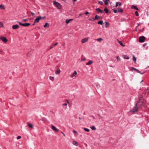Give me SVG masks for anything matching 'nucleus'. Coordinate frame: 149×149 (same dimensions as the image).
I'll return each mask as SVG.
<instances>
[{
  "label": "nucleus",
  "mask_w": 149,
  "mask_h": 149,
  "mask_svg": "<svg viewBox=\"0 0 149 149\" xmlns=\"http://www.w3.org/2000/svg\"><path fill=\"white\" fill-rule=\"evenodd\" d=\"M51 128L55 132H58L59 131V130L56 128L55 126L53 125H52L51 126Z\"/></svg>",
  "instance_id": "obj_7"
},
{
  "label": "nucleus",
  "mask_w": 149,
  "mask_h": 149,
  "mask_svg": "<svg viewBox=\"0 0 149 149\" xmlns=\"http://www.w3.org/2000/svg\"><path fill=\"white\" fill-rule=\"evenodd\" d=\"M54 77H49V79L52 81H54Z\"/></svg>",
  "instance_id": "obj_29"
},
{
  "label": "nucleus",
  "mask_w": 149,
  "mask_h": 149,
  "mask_svg": "<svg viewBox=\"0 0 149 149\" xmlns=\"http://www.w3.org/2000/svg\"><path fill=\"white\" fill-rule=\"evenodd\" d=\"M77 74V72L76 71H74V72L71 75L70 77L72 78H73L74 77H76V75Z\"/></svg>",
  "instance_id": "obj_9"
},
{
  "label": "nucleus",
  "mask_w": 149,
  "mask_h": 149,
  "mask_svg": "<svg viewBox=\"0 0 149 149\" xmlns=\"http://www.w3.org/2000/svg\"><path fill=\"white\" fill-rule=\"evenodd\" d=\"M143 81V80H142V81H141L140 83H142Z\"/></svg>",
  "instance_id": "obj_57"
},
{
  "label": "nucleus",
  "mask_w": 149,
  "mask_h": 149,
  "mask_svg": "<svg viewBox=\"0 0 149 149\" xmlns=\"http://www.w3.org/2000/svg\"><path fill=\"white\" fill-rule=\"evenodd\" d=\"M148 89H149V88H147V90H148Z\"/></svg>",
  "instance_id": "obj_61"
},
{
  "label": "nucleus",
  "mask_w": 149,
  "mask_h": 149,
  "mask_svg": "<svg viewBox=\"0 0 149 149\" xmlns=\"http://www.w3.org/2000/svg\"><path fill=\"white\" fill-rule=\"evenodd\" d=\"M31 15H32V16H33V15H35L34 13H33L32 12H31Z\"/></svg>",
  "instance_id": "obj_47"
},
{
  "label": "nucleus",
  "mask_w": 149,
  "mask_h": 149,
  "mask_svg": "<svg viewBox=\"0 0 149 149\" xmlns=\"http://www.w3.org/2000/svg\"><path fill=\"white\" fill-rule=\"evenodd\" d=\"M63 106H66L67 105V104L66 103H65L63 104Z\"/></svg>",
  "instance_id": "obj_51"
},
{
  "label": "nucleus",
  "mask_w": 149,
  "mask_h": 149,
  "mask_svg": "<svg viewBox=\"0 0 149 149\" xmlns=\"http://www.w3.org/2000/svg\"><path fill=\"white\" fill-rule=\"evenodd\" d=\"M79 119L80 120L81 119V118L80 117H79Z\"/></svg>",
  "instance_id": "obj_58"
},
{
  "label": "nucleus",
  "mask_w": 149,
  "mask_h": 149,
  "mask_svg": "<svg viewBox=\"0 0 149 149\" xmlns=\"http://www.w3.org/2000/svg\"><path fill=\"white\" fill-rule=\"evenodd\" d=\"M0 39L4 43L7 42L8 41V39L4 37L3 36L1 37L0 38Z\"/></svg>",
  "instance_id": "obj_6"
},
{
  "label": "nucleus",
  "mask_w": 149,
  "mask_h": 149,
  "mask_svg": "<svg viewBox=\"0 0 149 149\" xmlns=\"http://www.w3.org/2000/svg\"><path fill=\"white\" fill-rule=\"evenodd\" d=\"M73 2H74L77 1V0H72Z\"/></svg>",
  "instance_id": "obj_56"
},
{
  "label": "nucleus",
  "mask_w": 149,
  "mask_h": 149,
  "mask_svg": "<svg viewBox=\"0 0 149 149\" xmlns=\"http://www.w3.org/2000/svg\"><path fill=\"white\" fill-rule=\"evenodd\" d=\"M27 124L29 127H30L31 128L33 127V126L31 124L28 123Z\"/></svg>",
  "instance_id": "obj_24"
},
{
  "label": "nucleus",
  "mask_w": 149,
  "mask_h": 149,
  "mask_svg": "<svg viewBox=\"0 0 149 149\" xmlns=\"http://www.w3.org/2000/svg\"><path fill=\"white\" fill-rule=\"evenodd\" d=\"M65 22L67 24H68L70 22V21L68 19H66L65 21Z\"/></svg>",
  "instance_id": "obj_39"
},
{
  "label": "nucleus",
  "mask_w": 149,
  "mask_h": 149,
  "mask_svg": "<svg viewBox=\"0 0 149 149\" xmlns=\"http://www.w3.org/2000/svg\"><path fill=\"white\" fill-rule=\"evenodd\" d=\"M113 11L115 13H116L118 12V10L114 9L113 10Z\"/></svg>",
  "instance_id": "obj_43"
},
{
  "label": "nucleus",
  "mask_w": 149,
  "mask_h": 149,
  "mask_svg": "<svg viewBox=\"0 0 149 149\" xmlns=\"http://www.w3.org/2000/svg\"><path fill=\"white\" fill-rule=\"evenodd\" d=\"M146 39L145 37L143 36H141L139 37V40L141 42H143Z\"/></svg>",
  "instance_id": "obj_3"
},
{
  "label": "nucleus",
  "mask_w": 149,
  "mask_h": 149,
  "mask_svg": "<svg viewBox=\"0 0 149 149\" xmlns=\"http://www.w3.org/2000/svg\"><path fill=\"white\" fill-rule=\"evenodd\" d=\"M66 101H67V103L68 104H69V102L68 101V100H66Z\"/></svg>",
  "instance_id": "obj_55"
},
{
  "label": "nucleus",
  "mask_w": 149,
  "mask_h": 149,
  "mask_svg": "<svg viewBox=\"0 0 149 149\" xmlns=\"http://www.w3.org/2000/svg\"><path fill=\"white\" fill-rule=\"evenodd\" d=\"M84 130L86 131V132H89V131H90V130L89 129H87L86 128H84Z\"/></svg>",
  "instance_id": "obj_33"
},
{
  "label": "nucleus",
  "mask_w": 149,
  "mask_h": 149,
  "mask_svg": "<svg viewBox=\"0 0 149 149\" xmlns=\"http://www.w3.org/2000/svg\"><path fill=\"white\" fill-rule=\"evenodd\" d=\"M133 60L134 61V63H136V58L135 57L134 55H133Z\"/></svg>",
  "instance_id": "obj_18"
},
{
  "label": "nucleus",
  "mask_w": 149,
  "mask_h": 149,
  "mask_svg": "<svg viewBox=\"0 0 149 149\" xmlns=\"http://www.w3.org/2000/svg\"><path fill=\"white\" fill-rule=\"evenodd\" d=\"M103 40V39L102 38H97V39H96V40L98 42H101V41H102Z\"/></svg>",
  "instance_id": "obj_19"
},
{
  "label": "nucleus",
  "mask_w": 149,
  "mask_h": 149,
  "mask_svg": "<svg viewBox=\"0 0 149 149\" xmlns=\"http://www.w3.org/2000/svg\"><path fill=\"white\" fill-rule=\"evenodd\" d=\"M116 58H117V61H120V59L119 56H117L116 57Z\"/></svg>",
  "instance_id": "obj_38"
},
{
  "label": "nucleus",
  "mask_w": 149,
  "mask_h": 149,
  "mask_svg": "<svg viewBox=\"0 0 149 149\" xmlns=\"http://www.w3.org/2000/svg\"><path fill=\"white\" fill-rule=\"evenodd\" d=\"M27 21V20L26 19H24L22 21L24 22H26Z\"/></svg>",
  "instance_id": "obj_49"
},
{
  "label": "nucleus",
  "mask_w": 149,
  "mask_h": 149,
  "mask_svg": "<svg viewBox=\"0 0 149 149\" xmlns=\"http://www.w3.org/2000/svg\"><path fill=\"white\" fill-rule=\"evenodd\" d=\"M131 8L132 9H135L137 10H138L139 9L137 8L136 6L134 5H132L131 6Z\"/></svg>",
  "instance_id": "obj_13"
},
{
  "label": "nucleus",
  "mask_w": 149,
  "mask_h": 149,
  "mask_svg": "<svg viewBox=\"0 0 149 149\" xmlns=\"http://www.w3.org/2000/svg\"><path fill=\"white\" fill-rule=\"evenodd\" d=\"M86 58H82L81 60L82 61H84L86 60Z\"/></svg>",
  "instance_id": "obj_45"
},
{
  "label": "nucleus",
  "mask_w": 149,
  "mask_h": 149,
  "mask_svg": "<svg viewBox=\"0 0 149 149\" xmlns=\"http://www.w3.org/2000/svg\"><path fill=\"white\" fill-rule=\"evenodd\" d=\"M105 23H106V24H105L106 27L107 28L108 27V26H109V24L107 22H105Z\"/></svg>",
  "instance_id": "obj_34"
},
{
  "label": "nucleus",
  "mask_w": 149,
  "mask_h": 149,
  "mask_svg": "<svg viewBox=\"0 0 149 149\" xmlns=\"http://www.w3.org/2000/svg\"><path fill=\"white\" fill-rule=\"evenodd\" d=\"M100 17V16L97 15H96L95 17V19H98Z\"/></svg>",
  "instance_id": "obj_32"
},
{
  "label": "nucleus",
  "mask_w": 149,
  "mask_h": 149,
  "mask_svg": "<svg viewBox=\"0 0 149 149\" xmlns=\"http://www.w3.org/2000/svg\"><path fill=\"white\" fill-rule=\"evenodd\" d=\"M41 16H39L36 18L34 20V23H38L39 22L40 20H41Z\"/></svg>",
  "instance_id": "obj_4"
},
{
  "label": "nucleus",
  "mask_w": 149,
  "mask_h": 149,
  "mask_svg": "<svg viewBox=\"0 0 149 149\" xmlns=\"http://www.w3.org/2000/svg\"><path fill=\"white\" fill-rule=\"evenodd\" d=\"M58 43L57 42H56V43L54 44L53 45L54 46H56L58 45Z\"/></svg>",
  "instance_id": "obj_52"
},
{
  "label": "nucleus",
  "mask_w": 149,
  "mask_h": 149,
  "mask_svg": "<svg viewBox=\"0 0 149 149\" xmlns=\"http://www.w3.org/2000/svg\"><path fill=\"white\" fill-rule=\"evenodd\" d=\"M73 132L74 133V134H76V136H77V134H78V133L77 132V131H76L75 130H74L73 131Z\"/></svg>",
  "instance_id": "obj_37"
},
{
  "label": "nucleus",
  "mask_w": 149,
  "mask_h": 149,
  "mask_svg": "<svg viewBox=\"0 0 149 149\" xmlns=\"http://www.w3.org/2000/svg\"><path fill=\"white\" fill-rule=\"evenodd\" d=\"M44 27H45V28L46 27H49V24L47 23H46L44 25Z\"/></svg>",
  "instance_id": "obj_23"
},
{
  "label": "nucleus",
  "mask_w": 149,
  "mask_h": 149,
  "mask_svg": "<svg viewBox=\"0 0 149 149\" xmlns=\"http://www.w3.org/2000/svg\"><path fill=\"white\" fill-rule=\"evenodd\" d=\"M109 0H105L104 1V3L105 5H107L108 3V1H109Z\"/></svg>",
  "instance_id": "obj_30"
},
{
  "label": "nucleus",
  "mask_w": 149,
  "mask_h": 149,
  "mask_svg": "<svg viewBox=\"0 0 149 149\" xmlns=\"http://www.w3.org/2000/svg\"><path fill=\"white\" fill-rule=\"evenodd\" d=\"M12 27L14 29H18L19 28V26L18 25L16 24L15 25H13L12 26Z\"/></svg>",
  "instance_id": "obj_8"
},
{
  "label": "nucleus",
  "mask_w": 149,
  "mask_h": 149,
  "mask_svg": "<svg viewBox=\"0 0 149 149\" xmlns=\"http://www.w3.org/2000/svg\"><path fill=\"white\" fill-rule=\"evenodd\" d=\"M3 24L1 22H0V27H3Z\"/></svg>",
  "instance_id": "obj_35"
},
{
  "label": "nucleus",
  "mask_w": 149,
  "mask_h": 149,
  "mask_svg": "<svg viewBox=\"0 0 149 149\" xmlns=\"http://www.w3.org/2000/svg\"><path fill=\"white\" fill-rule=\"evenodd\" d=\"M0 8L1 9H4V7L2 5H0Z\"/></svg>",
  "instance_id": "obj_31"
},
{
  "label": "nucleus",
  "mask_w": 149,
  "mask_h": 149,
  "mask_svg": "<svg viewBox=\"0 0 149 149\" xmlns=\"http://www.w3.org/2000/svg\"><path fill=\"white\" fill-rule=\"evenodd\" d=\"M134 70H135L138 73H140L141 74H143L144 73V72H143V73L141 72L140 71H139V70H138L136 68L135 69H134Z\"/></svg>",
  "instance_id": "obj_22"
},
{
  "label": "nucleus",
  "mask_w": 149,
  "mask_h": 149,
  "mask_svg": "<svg viewBox=\"0 0 149 149\" xmlns=\"http://www.w3.org/2000/svg\"><path fill=\"white\" fill-rule=\"evenodd\" d=\"M89 13L87 11L85 13V14L87 15L89 14Z\"/></svg>",
  "instance_id": "obj_48"
},
{
  "label": "nucleus",
  "mask_w": 149,
  "mask_h": 149,
  "mask_svg": "<svg viewBox=\"0 0 149 149\" xmlns=\"http://www.w3.org/2000/svg\"><path fill=\"white\" fill-rule=\"evenodd\" d=\"M104 11L106 13H107L109 12V11L108 9L106 7L104 9Z\"/></svg>",
  "instance_id": "obj_25"
},
{
  "label": "nucleus",
  "mask_w": 149,
  "mask_h": 149,
  "mask_svg": "<svg viewBox=\"0 0 149 149\" xmlns=\"http://www.w3.org/2000/svg\"><path fill=\"white\" fill-rule=\"evenodd\" d=\"M82 15V14H80L79 15V16H81V15Z\"/></svg>",
  "instance_id": "obj_59"
},
{
  "label": "nucleus",
  "mask_w": 149,
  "mask_h": 149,
  "mask_svg": "<svg viewBox=\"0 0 149 149\" xmlns=\"http://www.w3.org/2000/svg\"><path fill=\"white\" fill-rule=\"evenodd\" d=\"M135 14L136 16H139V14L138 13V12L137 11H136L135 12Z\"/></svg>",
  "instance_id": "obj_36"
},
{
  "label": "nucleus",
  "mask_w": 149,
  "mask_h": 149,
  "mask_svg": "<svg viewBox=\"0 0 149 149\" xmlns=\"http://www.w3.org/2000/svg\"><path fill=\"white\" fill-rule=\"evenodd\" d=\"M60 70H58L56 71L55 72V74H60Z\"/></svg>",
  "instance_id": "obj_28"
},
{
  "label": "nucleus",
  "mask_w": 149,
  "mask_h": 149,
  "mask_svg": "<svg viewBox=\"0 0 149 149\" xmlns=\"http://www.w3.org/2000/svg\"><path fill=\"white\" fill-rule=\"evenodd\" d=\"M17 22L21 26H23V23H22L21 22Z\"/></svg>",
  "instance_id": "obj_40"
},
{
  "label": "nucleus",
  "mask_w": 149,
  "mask_h": 149,
  "mask_svg": "<svg viewBox=\"0 0 149 149\" xmlns=\"http://www.w3.org/2000/svg\"><path fill=\"white\" fill-rule=\"evenodd\" d=\"M30 24L29 23H26L23 24V26H27L30 25Z\"/></svg>",
  "instance_id": "obj_17"
},
{
  "label": "nucleus",
  "mask_w": 149,
  "mask_h": 149,
  "mask_svg": "<svg viewBox=\"0 0 149 149\" xmlns=\"http://www.w3.org/2000/svg\"><path fill=\"white\" fill-rule=\"evenodd\" d=\"M68 20H69V21L70 22V21H72L73 20V19H68Z\"/></svg>",
  "instance_id": "obj_54"
},
{
  "label": "nucleus",
  "mask_w": 149,
  "mask_h": 149,
  "mask_svg": "<svg viewBox=\"0 0 149 149\" xmlns=\"http://www.w3.org/2000/svg\"><path fill=\"white\" fill-rule=\"evenodd\" d=\"M41 19H45V17H41Z\"/></svg>",
  "instance_id": "obj_44"
},
{
  "label": "nucleus",
  "mask_w": 149,
  "mask_h": 149,
  "mask_svg": "<svg viewBox=\"0 0 149 149\" xmlns=\"http://www.w3.org/2000/svg\"><path fill=\"white\" fill-rule=\"evenodd\" d=\"M95 10L101 13H102L104 12L103 11L100 10V8H96V9Z\"/></svg>",
  "instance_id": "obj_10"
},
{
  "label": "nucleus",
  "mask_w": 149,
  "mask_h": 149,
  "mask_svg": "<svg viewBox=\"0 0 149 149\" xmlns=\"http://www.w3.org/2000/svg\"><path fill=\"white\" fill-rule=\"evenodd\" d=\"M117 42H118V43L120 44V45L122 46H123V47H124L125 46V45H123V43L121 41H119L117 39Z\"/></svg>",
  "instance_id": "obj_12"
},
{
  "label": "nucleus",
  "mask_w": 149,
  "mask_h": 149,
  "mask_svg": "<svg viewBox=\"0 0 149 149\" xmlns=\"http://www.w3.org/2000/svg\"><path fill=\"white\" fill-rule=\"evenodd\" d=\"M21 138V136H18L17 137V139H19Z\"/></svg>",
  "instance_id": "obj_46"
},
{
  "label": "nucleus",
  "mask_w": 149,
  "mask_h": 149,
  "mask_svg": "<svg viewBox=\"0 0 149 149\" xmlns=\"http://www.w3.org/2000/svg\"><path fill=\"white\" fill-rule=\"evenodd\" d=\"M97 23L98 24H100L102 25H103L104 24V23H103V21H99L97 22Z\"/></svg>",
  "instance_id": "obj_20"
},
{
  "label": "nucleus",
  "mask_w": 149,
  "mask_h": 149,
  "mask_svg": "<svg viewBox=\"0 0 149 149\" xmlns=\"http://www.w3.org/2000/svg\"><path fill=\"white\" fill-rule=\"evenodd\" d=\"M63 135H64V136H65V134L64 133H63Z\"/></svg>",
  "instance_id": "obj_60"
},
{
  "label": "nucleus",
  "mask_w": 149,
  "mask_h": 149,
  "mask_svg": "<svg viewBox=\"0 0 149 149\" xmlns=\"http://www.w3.org/2000/svg\"><path fill=\"white\" fill-rule=\"evenodd\" d=\"M91 128L92 130H96V128L93 126L91 127Z\"/></svg>",
  "instance_id": "obj_27"
},
{
  "label": "nucleus",
  "mask_w": 149,
  "mask_h": 149,
  "mask_svg": "<svg viewBox=\"0 0 149 149\" xmlns=\"http://www.w3.org/2000/svg\"><path fill=\"white\" fill-rule=\"evenodd\" d=\"M118 5L120 6L121 5V3L119 2H118L116 3L115 7H117Z\"/></svg>",
  "instance_id": "obj_16"
},
{
  "label": "nucleus",
  "mask_w": 149,
  "mask_h": 149,
  "mask_svg": "<svg viewBox=\"0 0 149 149\" xmlns=\"http://www.w3.org/2000/svg\"><path fill=\"white\" fill-rule=\"evenodd\" d=\"M88 40V39L85 38L83 39H82L81 40V42L83 43H85L87 42Z\"/></svg>",
  "instance_id": "obj_11"
},
{
  "label": "nucleus",
  "mask_w": 149,
  "mask_h": 149,
  "mask_svg": "<svg viewBox=\"0 0 149 149\" xmlns=\"http://www.w3.org/2000/svg\"><path fill=\"white\" fill-rule=\"evenodd\" d=\"M93 63V61L91 60H89V62L88 63H86V65H91Z\"/></svg>",
  "instance_id": "obj_14"
},
{
  "label": "nucleus",
  "mask_w": 149,
  "mask_h": 149,
  "mask_svg": "<svg viewBox=\"0 0 149 149\" xmlns=\"http://www.w3.org/2000/svg\"><path fill=\"white\" fill-rule=\"evenodd\" d=\"M123 56L124 59H129V57L127 55H123Z\"/></svg>",
  "instance_id": "obj_21"
},
{
  "label": "nucleus",
  "mask_w": 149,
  "mask_h": 149,
  "mask_svg": "<svg viewBox=\"0 0 149 149\" xmlns=\"http://www.w3.org/2000/svg\"><path fill=\"white\" fill-rule=\"evenodd\" d=\"M118 12L119 13H122L123 12V10L121 8L118 9Z\"/></svg>",
  "instance_id": "obj_26"
},
{
  "label": "nucleus",
  "mask_w": 149,
  "mask_h": 149,
  "mask_svg": "<svg viewBox=\"0 0 149 149\" xmlns=\"http://www.w3.org/2000/svg\"><path fill=\"white\" fill-rule=\"evenodd\" d=\"M53 3L55 5L58 9H61V6L59 3L55 1H54Z\"/></svg>",
  "instance_id": "obj_2"
},
{
  "label": "nucleus",
  "mask_w": 149,
  "mask_h": 149,
  "mask_svg": "<svg viewBox=\"0 0 149 149\" xmlns=\"http://www.w3.org/2000/svg\"><path fill=\"white\" fill-rule=\"evenodd\" d=\"M1 52V50H0V52Z\"/></svg>",
  "instance_id": "obj_62"
},
{
  "label": "nucleus",
  "mask_w": 149,
  "mask_h": 149,
  "mask_svg": "<svg viewBox=\"0 0 149 149\" xmlns=\"http://www.w3.org/2000/svg\"><path fill=\"white\" fill-rule=\"evenodd\" d=\"M144 104V102L143 100H142V97H140L139 98V102L136 104V106L139 107V106H141L143 105Z\"/></svg>",
  "instance_id": "obj_1"
},
{
  "label": "nucleus",
  "mask_w": 149,
  "mask_h": 149,
  "mask_svg": "<svg viewBox=\"0 0 149 149\" xmlns=\"http://www.w3.org/2000/svg\"><path fill=\"white\" fill-rule=\"evenodd\" d=\"M54 45H53L52 46H51L50 47V49H51L52 48L54 47Z\"/></svg>",
  "instance_id": "obj_50"
},
{
  "label": "nucleus",
  "mask_w": 149,
  "mask_h": 149,
  "mask_svg": "<svg viewBox=\"0 0 149 149\" xmlns=\"http://www.w3.org/2000/svg\"><path fill=\"white\" fill-rule=\"evenodd\" d=\"M98 3H99L101 5H103V3L101 1H99L98 2Z\"/></svg>",
  "instance_id": "obj_41"
},
{
  "label": "nucleus",
  "mask_w": 149,
  "mask_h": 149,
  "mask_svg": "<svg viewBox=\"0 0 149 149\" xmlns=\"http://www.w3.org/2000/svg\"><path fill=\"white\" fill-rule=\"evenodd\" d=\"M72 144L76 146H77L78 145L77 142L75 141H73L72 142Z\"/></svg>",
  "instance_id": "obj_15"
},
{
  "label": "nucleus",
  "mask_w": 149,
  "mask_h": 149,
  "mask_svg": "<svg viewBox=\"0 0 149 149\" xmlns=\"http://www.w3.org/2000/svg\"><path fill=\"white\" fill-rule=\"evenodd\" d=\"M135 68H132V70H134V69H135Z\"/></svg>",
  "instance_id": "obj_53"
},
{
  "label": "nucleus",
  "mask_w": 149,
  "mask_h": 149,
  "mask_svg": "<svg viewBox=\"0 0 149 149\" xmlns=\"http://www.w3.org/2000/svg\"><path fill=\"white\" fill-rule=\"evenodd\" d=\"M135 105V107L132 109L130 111V112L134 113L135 112L137 111L138 108Z\"/></svg>",
  "instance_id": "obj_5"
},
{
  "label": "nucleus",
  "mask_w": 149,
  "mask_h": 149,
  "mask_svg": "<svg viewBox=\"0 0 149 149\" xmlns=\"http://www.w3.org/2000/svg\"><path fill=\"white\" fill-rule=\"evenodd\" d=\"M88 20L90 21H94L95 20V18H93L92 19H89Z\"/></svg>",
  "instance_id": "obj_42"
}]
</instances>
